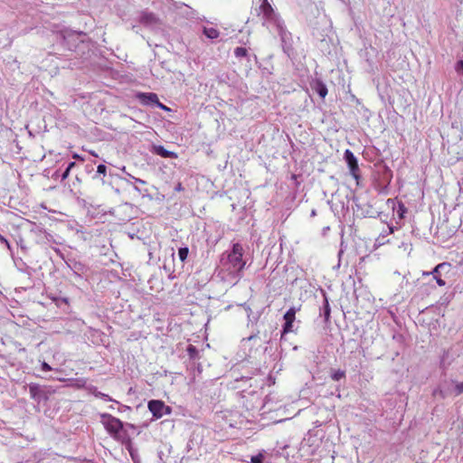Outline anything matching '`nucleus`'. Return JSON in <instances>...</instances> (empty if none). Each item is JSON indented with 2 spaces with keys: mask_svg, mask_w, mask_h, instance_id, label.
<instances>
[{
  "mask_svg": "<svg viewBox=\"0 0 463 463\" xmlns=\"http://www.w3.org/2000/svg\"><path fill=\"white\" fill-rule=\"evenodd\" d=\"M135 189L138 192H140L139 188L137 186H135Z\"/></svg>",
  "mask_w": 463,
  "mask_h": 463,
  "instance_id": "nucleus-41",
  "label": "nucleus"
},
{
  "mask_svg": "<svg viewBox=\"0 0 463 463\" xmlns=\"http://www.w3.org/2000/svg\"><path fill=\"white\" fill-rule=\"evenodd\" d=\"M107 166L103 164H100L97 167V172L94 175L93 178H99L103 181V177L106 175Z\"/></svg>",
  "mask_w": 463,
  "mask_h": 463,
  "instance_id": "nucleus-19",
  "label": "nucleus"
},
{
  "mask_svg": "<svg viewBox=\"0 0 463 463\" xmlns=\"http://www.w3.org/2000/svg\"><path fill=\"white\" fill-rule=\"evenodd\" d=\"M298 309L295 307H290L284 315V320L293 323Z\"/></svg>",
  "mask_w": 463,
  "mask_h": 463,
  "instance_id": "nucleus-18",
  "label": "nucleus"
},
{
  "mask_svg": "<svg viewBox=\"0 0 463 463\" xmlns=\"http://www.w3.org/2000/svg\"><path fill=\"white\" fill-rule=\"evenodd\" d=\"M139 23L151 30L158 29L161 24L159 17L156 14L148 11L141 12Z\"/></svg>",
  "mask_w": 463,
  "mask_h": 463,
  "instance_id": "nucleus-6",
  "label": "nucleus"
},
{
  "mask_svg": "<svg viewBox=\"0 0 463 463\" xmlns=\"http://www.w3.org/2000/svg\"><path fill=\"white\" fill-rule=\"evenodd\" d=\"M330 376H331L332 380H334V381H340V380L345 378V372L341 369L331 370Z\"/></svg>",
  "mask_w": 463,
  "mask_h": 463,
  "instance_id": "nucleus-17",
  "label": "nucleus"
},
{
  "mask_svg": "<svg viewBox=\"0 0 463 463\" xmlns=\"http://www.w3.org/2000/svg\"><path fill=\"white\" fill-rule=\"evenodd\" d=\"M257 335H251L250 336H249L247 339L248 340H251L253 338H255Z\"/></svg>",
  "mask_w": 463,
  "mask_h": 463,
  "instance_id": "nucleus-37",
  "label": "nucleus"
},
{
  "mask_svg": "<svg viewBox=\"0 0 463 463\" xmlns=\"http://www.w3.org/2000/svg\"><path fill=\"white\" fill-rule=\"evenodd\" d=\"M323 307L320 308V315H323L326 321H328L330 318L331 308L329 306L328 299L326 296L324 294V301Z\"/></svg>",
  "mask_w": 463,
  "mask_h": 463,
  "instance_id": "nucleus-14",
  "label": "nucleus"
},
{
  "mask_svg": "<svg viewBox=\"0 0 463 463\" xmlns=\"http://www.w3.org/2000/svg\"><path fill=\"white\" fill-rule=\"evenodd\" d=\"M311 88L315 90L322 99H324L327 94V88L326 84L320 80H316L311 82Z\"/></svg>",
  "mask_w": 463,
  "mask_h": 463,
  "instance_id": "nucleus-13",
  "label": "nucleus"
},
{
  "mask_svg": "<svg viewBox=\"0 0 463 463\" xmlns=\"http://www.w3.org/2000/svg\"><path fill=\"white\" fill-rule=\"evenodd\" d=\"M189 249L188 247H181L178 249V257L182 262H184L188 257Z\"/></svg>",
  "mask_w": 463,
  "mask_h": 463,
  "instance_id": "nucleus-20",
  "label": "nucleus"
},
{
  "mask_svg": "<svg viewBox=\"0 0 463 463\" xmlns=\"http://www.w3.org/2000/svg\"><path fill=\"white\" fill-rule=\"evenodd\" d=\"M147 407L152 415L156 419H160L164 415H168L172 412L171 407L165 405V402L160 400L149 401Z\"/></svg>",
  "mask_w": 463,
  "mask_h": 463,
  "instance_id": "nucleus-5",
  "label": "nucleus"
},
{
  "mask_svg": "<svg viewBox=\"0 0 463 463\" xmlns=\"http://www.w3.org/2000/svg\"><path fill=\"white\" fill-rule=\"evenodd\" d=\"M455 69L458 72L463 71V61H458L455 66Z\"/></svg>",
  "mask_w": 463,
  "mask_h": 463,
  "instance_id": "nucleus-26",
  "label": "nucleus"
},
{
  "mask_svg": "<svg viewBox=\"0 0 463 463\" xmlns=\"http://www.w3.org/2000/svg\"><path fill=\"white\" fill-rule=\"evenodd\" d=\"M175 191H177V192H181V191H183V190H184V187H183L182 184H181V183H178V184H176V186L175 187Z\"/></svg>",
  "mask_w": 463,
  "mask_h": 463,
  "instance_id": "nucleus-32",
  "label": "nucleus"
},
{
  "mask_svg": "<svg viewBox=\"0 0 463 463\" xmlns=\"http://www.w3.org/2000/svg\"><path fill=\"white\" fill-rule=\"evenodd\" d=\"M72 157H73L74 159H80V160H83V158H81L78 154H74V155L72 156Z\"/></svg>",
  "mask_w": 463,
  "mask_h": 463,
  "instance_id": "nucleus-36",
  "label": "nucleus"
},
{
  "mask_svg": "<svg viewBox=\"0 0 463 463\" xmlns=\"http://www.w3.org/2000/svg\"><path fill=\"white\" fill-rule=\"evenodd\" d=\"M317 214L316 210H312L311 216H315Z\"/></svg>",
  "mask_w": 463,
  "mask_h": 463,
  "instance_id": "nucleus-38",
  "label": "nucleus"
},
{
  "mask_svg": "<svg viewBox=\"0 0 463 463\" xmlns=\"http://www.w3.org/2000/svg\"><path fill=\"white\" fill-rule=\"evenodd\" d=\"M137 98L144 105H156L158 103V97L153 92H139L137 94Z\"/></svg>",
  "mask_w": 463,
  "mask_h": 463,
  "instance_id": "nucleus-10",
  "label": "nucleus"
},
{
  "mask_svg": "<svg viewBox=\"0 0 463 463\" xmlns=\"http://www.w3.org/2000/svg\"><path fill=\"white\" fill-rule=\"evenodd\" d=\"M243 248L240 243H234L232 245V251L227 256V262L230 264V272L241 271L245 265L242 260Z\"/></svg>",
  "mask_w": 463,
  "mask_h": 463,
  "instance_id": "nucleus-3",
  "label": "nucleus"
},
{
  "mask_svg": "<svg viewBox=\"0 0 463 463\" xmlns=\"http://www.w3.org/2000/svg\"><path fill=\"white\" fill-rule=\"evenodd\" d=\"M156 106L163 110H166V111L170 110L165 105L161 103L159 100H158V103L156 104Z\"/></svg>",
  "mask_w": 463,
  "mask_h": 463,
  "instance_id": "nucleus-29",
  "label": "nucleus"
},
{
  "mask_svg": "<svg viewBox=\"0 0 463 463\" xmlns=\"http://www.w3.org/2000/svg\"><path fill=\"white\" fill-rule=\"evenodd\" d=\"M86 34L82 33H69L68 36H64V40L65 41H70L71 39V40H77L79 41L80 43H84V39L85 38Z\"/></svg>",
  "mask_w": 463,
  "mask_h": 463,
  "instance_id": "nucleus-16",
  "label": "nucleus"
},
{
  "mask_svg": "<svg viewBox=\"0 0 463 463\" xmlns=\"http://www.w3.org/2000/svg\"><path fill=\"white\" fill-rule=\"evenodd\" d=\"M29 393L32 399L40 402L43 399H46V396L43 391L40 388L38 384L32 383L29 385Z\"/></svg>",
  "mask_w": 463,
  "mask_h": 463,
  "instance_id": "nucleus-12",
  "label": "nucleus"
},
{
  "mask_svg": "<svg viewBox=\"0 0 463 463\" xmlns=\"http://www.w3.org/2000/svg\"><path fill=\"white\" fill-rule=\"evenodd\" d=\"M76 165V163L75 162H71L69 163V165H67L66 169H69V171L71 172V170Z\"/></svg>",
  "mask_w": 463,
  "mask_h": 463,
  "instance_id": "nucleus-34",
  "label": "nucleus"
},
{
  "mask_svg": "<svg viewBox=\"0 0 463 463\" xmlns=\"http://www.w3.org/2000/svg\"><path fill=\"white\" fill-rule=\"evenodd\" d=\"M94 395L95 397H98V398H100V399H103L105 401H113L111 397H109L108 394L106 393H103L101 392H99V391H96L94 392Z\"/></svg>",
  "mask_w": 463,
  "mask_h": 463,
  "instance_id": "nucleus-24",
  "label": "nucleus"
},
{
  "mask_svg": "<svg viewBox=\"0 0 463 463\" xmlns=\"http://www.w3.org/2000/svg\"><path fill=\"white\" fill-rule=\"evenodd\" d=\"M450 269V264L447 262H442L438 264L430 272H423V276L432 275L433 279L436 280L437 284L439 287H443L446 285V281L442 279V272L449 271Z\"/></svg>",
  "mask_w": 463,
  "mask_h": 463,
  "instance_id": "nucleus-7",
  "label": "nucleus"
},
{
  "mask_svg": "<svg viewBox=\"0 0 463 463\" xmlns=\"http://www.w3.org/2000/svg\"><path fill=\"white\" fill-rule=\"evenodd\" d=\"M100 422L105 430L113 439L118 441H124L126 432L123 430L124 423L119 419L109 413L100 414Z\"/></svg>",
  "mask_w": 463,
  "mask_h": 463,
  "instance_id": "nucleus-1",
  "label": "nucleus"
},
{
  "mask_svg": "<svg viewBox=\"0 0 463 463\" xmlns=\"http://www.w3.org/2000/svg\"><path fill=\"white\" fill-rule=\"evenodd\" d=\"M203 33L210 40L217 39L220 35V33L217 29L213 27L208 28L205 26L203 27Z\"/></svg>",
  "mask_w": 463,
  "mask_h": 463,
  "instance_id": "nucleus-15",
  "label": "nucleus"
},
{
  "mask_svg": "<svg viewBox=\"0 0 463 463\" xmlns=\"http://www.w3.org/2000/svg\"><path fill=\"white\" fill-rule=\"evenodd\" d=\"M57 176H59V172H58V171H56V172L53 174V177H57Z\"/></svg>",
  "mask_w": 463,
  "mask_h": 463,
  "instance_id": "nucleus-39",
  "label": "nucleus"
},
{
  "mask_svg": "<svg viewBox=\"0 0 463 463\" xmlns=\"http://www.w3.org/2000/svg\"><path fill=\"white\" fill-rule=\"evenodd\" d=\"M0 241L2 243H4L8 250L12 249L10 243L8 242V241L4 236H2L1 234H0Z\"/></svg>",
  "mask_w": 463,
  "mask_h": 463,
  "instance_id": "nucleus-27",
  "label": "nucleus"
},
{
  "mask_svg": "<svg viewBox=\"0 0 463 463\" xmlns=\"http://www.w3.org/2000/svg\"><path fill=\"white\" fill-rule=\"evenodd\" d=\"M42 370L44 372H49L52 370V367L46 362H43L42 364Z\"/></svg>",
  "mask_w": 463,
  "mask_h": 463,
  "instance_id": "nucleus-28",
  "label": "nucleus"
},
{
  "mask_svg": "<svg viewBox=\"0 0 463 463\" xmlns=\"http://www.w3.org/2000/svg\"><path fill=\"white\" fill-rule=\"evenodd\" d=\"M52 249L54 250V251H55L57 254H59L61 257H62V253H61V250H60V249H58V248H52Z\"/></svg>",
  "mask_w": 463,
  "mask_h": 463,
  "instance_id": "nucleus-35",
  "label": "nucleus"
},
{
  "mask_svg": "<svg viewBox=\"0 0 463 463\" xmlns=\"http://www.w3.org/2000/svg\"><path fill=\"white\" fill-rule=\"evenodd\" d=\"M151 152L163 157V158H176L177 155L175 152L168 151L161 145H154Z\"/></svg>",
  "mask_w": 463,
  "mask_h": 463,
  "instance_id": "nucleus-11",
  "label": "nucleus"
},
{
  "mask_svg": "<svg viewBox=\"0 0 463 463\" xmlns=\"http://www.w3.org/2000/svg\"><path fill=\"white\" fill-rule=\"evenodd\" d=\"M454 380H446L433 391V395L439 396L441 399H446L449 396H452L454 395Z\"/></svg>",
  "mask_w": 463,
  "mask_h": 463,
  "instance_id": "nucleus-8",
  "label": "nucleus"
},
{
  "mask_svg": "<svg viewBox=\"0 0 463 463\" xmlns=\"http://www.w3.org/2000/svg\"><path fill=\"white\" fill-rule=\"evenodd\" d=\"M461 393H463V382L458 383L455 381L454 396H458Z\"/></svg>",
  "mask_w": 463,
  "mask_h": 463,
  "instance_id": "nucleus-23",
  "label": "nucleus"
},
{
  "mask_svg": "<svg viewBox=\"0 0 463 463\" xmlns=\"http://www.w3.org/2000/svg\"><path fill=\"white\" fill-rule=\"evenodd\" d=\"M292 326H293V323L285 321V323L283 325L282 333L287 334V333L290 332L292 330Z\"/></svg>",
  "mask_w": 463,
  "mask_h": 463,
  "instance_id": "nucleus-25",
  "label": "nucleus"
},
{
  "mask_svg": "<svg viewBox=\"0 0 463 463\" xmlns=\"http://www.w3.org/2000/svg\"><path fill=\"white\" fill-rule=\"evenodd\" d=\"M45 238H46V240H47L48 241H54V240H53V236H52V234L48 233V232H46V234H45Z\"/></svg>",
  "mask_w": 463,
  "mask_h": 463,
  "instance_id": "nucleus-33",
  "label": "nucleus"
},
{
  "mask_svg": "<svg viewBox=\"0 0 463 463\" xmlns=\"http://www.w3.org/2000/svg\"><path fill=\"white\" fill-rule=\"evenodd\" d=\"M260 10L262 16V24L268 28L273 26L276 29L284 23L279 14L275 12L268 0L262 1V4L260 6Z\"/></svg>",
  "mask_w": 463,
  "mask_h": 463,
  "instance_id": "nucleus-2",
  "label": "nucleus"
},
{
  "mask_svg": "<svg viewBox=\"0 0 463 463\" xmlns=\"http://www.w3.org/2000/svg\"><path fill=\"white\" fill-rule=\"evenodd\" d=\"M70 175L69 169H65V171L61 175V181L65 180Z\"/></svg>",
  "mask_w": 463,
  "mask_h": 463,
  "instance_id": "nucleus-30",
  "label": "nucleus"
},
{
  "mask_svg": "<svg viewBox=\"0 0 463 463\" xmlns=\"http://www.w3.org/2000/svg\"><path fill=\"white\" fill-rule=\"evenodd\" d=\"M342 253H343V250H340L338 252L339 257L342 255Z\"/></svg>",
  "mask_w": 463,
  "mask_h": 463,
  "instance_id": "nucleus-40",
  "label": "nucleus"
},
{
  "mask_svg": "<svg viewBox=\"0 0 463 463\" xmlns=\"http://www.w3.org/2000/svg\"><path fill=\"white\" fill-rule=\"evenodd\" d=\"M131 178L137 183V184H145L146 182L140 178H137L131 175Z\"/></svg>",
  "mask_w": 463,
  "mask_h": 463,
  "instance_id": "nucleus-31",
  "label": "nucleus"
},
{
  "mask_svg": "<svg viewBox=\"0 0 463 463\" xmlns=\"http://www.w3.org/2000/svg\"><path fill=\"white\" fill-rule=\"evenodd\" d=\"M276 31L280 37L283 52L287 54L288 57H291L294 54L293 38L291 33L287 30L284 23L276 28Z\"/></svg>",
  "mask_w": 463,
  "mask_h": 463,
  "instance_id": "nucleus-4",
  "label": "nucleus"
},
{
  "mask_svg": "<svg viewBox=\"0 0 463 463\" xmlns=\"http://www.w3.org/2000/svg\"><path fill=\"white\" fill-rule=\"evenodd\" d=\"M187 354L190 356V358L194 359L198 356V350L194 345H189L187 346Z\"/></svg>",
  "mask_w": 463,
  "mask_h": 463,
  "instance_id": "nucleus-21",
  "label": "nucleus"
},
{
  "mask_svg": "<svg viewBox=\"0 0 463 463\" xmlns=\"http://www.w3.org/2000/svg\"><path fill=\"white\" fill-rule=\"evenodd\" d=\"M344 158L349 167L350 174L353 175L354 178L357 180L359 178V166L357 158L355 157L354 153L349 149H346L345 151Z\"/></svg>",
  "mask_w": 463,
  "mask_h": 463,
  "instance_id": "nucleus-9",
  "label": "nucleus"
},
{
  "mask_svg": "<svg viewBox=\"0 0 463 463\" xmlns=\"http://www.w3.org/2000/svg\"><path fill=\"white\" fill-rule=\"evenodd\" d=\"M234 55L237 58L245 57L247 55V50L243 47H237L234 50Z\"/></svg>",
  "mask_w": 463,
  "mask_h": 463,
  "instance_id": "nucleus-22",
  "label": "nucleus"
}]
</instances>
